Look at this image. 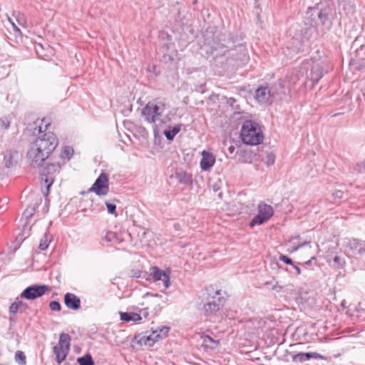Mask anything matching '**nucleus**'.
Returning a JSON list of instances; mask_svg holds the SVG:
<instances>
[{
  "label": "nucleus",
  "mask_w": 365,
  "mask_h": 365,
  "mask_svg": "<svg viewBox=\"0 0 365 365\" xmlns=\"http://www.w3.org/2000/svg\"><path fill=\"white\" fill-rule=\"evenodd\" d=\"M225 299L222 297H217L215 299L212 297V300L207 302L205 304L202 313L205 316H210L220 310V307L223 306Z\"/></svg>",
  "instance_id": "11"
},
{
  "label": "nucleus",
  "mask_w": 365,
  "mask_h": 365,
  "mask_svg": "<svg viewBox=\"0 0 365 365\" xmlns=\"http://www.w3.org/2000/svg\"><path fill=\"white\" fill-rule=\"evenodd\" d=\"M120 319L123 321H125V322H130V321L138 322L142 319L140 314H138V313H135V312H131V313L121 312L120 314Z\"/></svg>",
  "instance_id": "20"
},
{
  "label": "nucleus",
  "mask_w": 365,
  "mask_h": 365,
  "mask_svg": "<svg viewBox=\"0 0 365 365\" xmlns=\"http://www.w3.org/2000/svg\"><path fill=\"white\" fill-rule=\"evenodd\" d=\"M294 267L296 269L297 274H301V269L299 267L296 266V265H294Z\"/></svg>",
  "instance_id": "35"
},
{
  "label": "nucleus",
  "mask_w": 365,
  "mask_h": 365,
  "mask_svg": "<svg viewBox=\"0 0 365 365\" xmlns=\"http://www.w3.org/2000/svg\"><path fill=\"white\" fill-rule=\"evenodd\" d=\"M49 308L52 310V311H55V312H59L61 311V304H59L58 302H56V301H52L49 303Z\"/></svg>",
  "instance_id": "25"
},
{
  "label": "nucleus",
  "mask_w": 365,
  "mask_h": 365,
  "mask_svg": "<svg viewBox=\"0 0 365 365\" xmlns=\"http://www.w3.org/2000/svg\"><path fill=\"white\" fill-rule=\"evenodd\" d=\"M202 159L200 163V168L202 170H209L215 163V156L213 153L206 150L201 153Z\"/></svg>",
  "instance_id": "13"
},
{
  "label": "nucleus",
  "mask_w": 365,
  "mask_h": 365,
  "mask_svg": "<svg viewBox=\"0 0 365 365\" xmlns=\"http://www.w3.org/2000/svg\"><path fill=\"white\" fill-rule=\"evenodd\" d=\"M312 358L327 360V357H325L324 356L321 355L320 354H318L317 352L298 353L293 356L292 359L294 361L304 362V361L309 360Z\"/></svg>",
  "instance_id": "15"
},
{
  "label": "nucleus",
  "mask_w": 365,
  "mask_h": 365,
  "mask_svg": "<svg viewBox=\"0 0 365 365\" xmlns=\"http://www.w3.org/2000/svg\"><path fill=\"white\" fill-rule=\"evenodd\" d=\"M33 212H34V208H33V207H31V210H29V208H27V209L26 210V213H28V215H26V217H31V216H32V215H33Z\"/></svg>",
  "instance_id": "31"
},
{
  "label": "nucleus",
  "mask_w": 365,
  "mask_h": 365,
  "mask_svg": "<svg viewBox=\"0 0 365 365\" xmlns=\"http://www.w3.org/2000/svg\"><path fill=\"white\" fill-rule=\"evenodd\" d=\"M339 257H334V261H335V262H337L339 261Z\"/></svg>",
  "instance_id": "37"
},
{
  "label": "nucleus",
  "mask_w": 365,
  "mask_h": 365,
  "mask_svg": "<svg viewBox=\"0 0 365 365\" xmlns=\"http://www.w3.org/2000/svg\"><path fill=\"white\" fill-rule=\"evenodd\" d=\"M235 148L233 145H231L228 147V150L230 154H232L235 152Z\"/></svg>",
  "instance_id": "33"
},
{
  "label": "nucleus",
  "mask_w": 365,
  "mask_h": 365,
  "mask_svg": "<svg viewBox=\"0 0 365 365\" xmlns=\"http://www.w3.org/2000/svg\"><path fill=\"white\" fill-rule=\"evenodd\" d=\"M11 124V120L8 117H3L0 118V127L2 129H8Z\"/></svg>",
  "instance_id": "24"
},
{
  "label": "nucleus",
  "mask_w": 365,
  "mask_h": 365,
  "mask_svg": "<svg viewBox=\"0 0 365 365\" xmlns=\"http://www.w3.org/2000/svg\"><path fill=\"white\" fill-rule=\"evenodd\" d=\"M165 106V105L163 101L155 99L147 103L143 108L142 114L146 121L150 123H155L162 116Z\"/></svg>",
  "instance_id": "4"
},
{
  "label": "nucleus",
  "mask_w": 365,
  "mask_h": 365,
  "mask_svg": "<svg viewBox=\"0 0 365 365\" xmlns=\"http://www.w3.org/2000/svg\"><path fill=\"white\" fill-rule=\"evenodd\" d=\"M35 124L36 125V127L34 128V133H38V134H43L45 133H47L46 130L51 125V121L48 118H44L41 120H37L35 122Z\"/></svg>",
  "instance_id": "16"
},
{
  "label": "nucleus",
  "mask_w": 365,
  "mask_h": 365,
  "mask_svg": "<svg viewBox=\"0 0 365 365\" xmlns=\"http://www.w3.org/2000/svg\"><path fill=\"white\" fill-rule=\"evenodd\" d=\"M89 191L96 193L97 195H107L109 191L108 175L104 173H101L89 189Z\"/></svg>",
  "instance_id": "8"
},
{
  "label": "nucleus",
  "mask_w": 365,
  "mask_h": 365,
  "mask_svg": "<svg viewBox=\"0 0 365 365\" xmlns=\"http://www.w3.org/2000/svg\"><path fill=\"white\" fill-rule=\"evenodd\" d=\"M14 359L19 365H26V357L22 351H16L14 356Z\"/></svg>",
  "instance_id": "21"
},
{
  "label": "nucleus",
  "mask_w": 365,
  "mask_h": 365,
  "mask_svg": "<svg viewBox=\"0 0 365 365\" xmlns=\"http://www.w3.org/2000/svg\"><path fill=\"white\" fill-rule=\"evenodd\" d=\"M215 294H216V295H220V290H217V291L215 292Z\"/></svg>",
  "instance_id": "36"
},
{
  "label": "nucleus",
  "mask_w": 365,
  "mask_h": 365,
  "mask_svg": "<svg viewBox=\"0 0 365 365\" xmlns=\"http://www.w3.org/2000/svg\"><path fill=\"white\" fill-rule=\"evenodd\" d=\"M150 275L155 282L162 280L165 289L168 288L170 286V270L169 269L163 271L157 267H152L150 268Z\"/></svg>",
  "instance_id": "10"
},
{
  "label": "nucleus",
  "mask_w": 365,
  "mask_h": 365,
  "mask_svg": "<svg viewBox=\"0 0 365 365\" xmlns=\"http://www.w3.org/2000/svg\"><path fill=\"white\" fill-rule=\"evenodd\" d=\"M71 338L68 334L61 333L59 335L58 342L53 348L55 359L58 364H61L68 355L71 349Z\"/></svg>",
  "instance_id": "5"
},
{
  "label": "nucleus",
  "mask_w": 365,
  "mask_h": 365,
  "mask_svg": "<svg viewBox=\"0 0 365 365\" xmlns=\"http://www.w3.org/2000/svg\"><path fill=\"white\" fill-rule=\"evenodd\" d=\"M115 236V234L113 232H108L106 236L103 237V240L107 241V242H110L113 239V237H114Z\"/></svg>",
  "instance_id": "29"
},
{
  "label": "nucleus",
  "mask_w": 365,
  "mask_h": 365,
  "mask_svg": "<svg viewBox=\"0 0 365 365\" xmlns=\"http://www.w3.org/2000/svg\"><path fill=\"white\" fill-rule=\"evenodd\" d=\"M179 128H173L172 132L165 133V135L168 139H173V137L179 132Z\"/></svg>",
  "instance_id": "27"
},
{
  "label": "nucleus",
  "mask_w": 365,
  "mask_h": 365,
  "mask_svg": "<svg viewBox=\"0 0 365 365\" xmlns=\"http://www.w3.org/2000/svg\"><path fill=\"white\" fill-rule=\"evenodd\" d=\"M50 240L46 235H44L40 240L39 248L41 250H45L49 245Z\"/></svg>",
  "instance_id": "23"
},
{
  "label": "nucleus",
  "mask_w": 365,
  "mask_h": 365,
  "mask_svg": "<svg viewBox=\"0 0 365 365\" xmlns=\"http://www.w3.org/2000/svg\"><path fill=\"white\" fill-rule=\"evenodd\" d=\"M170 331V327L161 326L153 330L136 334L133 340L136 349H145L153 346L158 341L165 338Z\"/></svg>",
  "instance_id": "2"
},
{
  "label": "nucleus",
  "mask_w": 365,
  "mask_h": 365,
  "mask_svg": "<svg viewBox=\"0 0 365 365\" xmlns=\"http://www.w3.org/2000/svg\"><path fill=\"white\" fill-rule=\"evenodd\" d=\"M49 291L50 288L47 285H33L26 288L21 292L20 297L29 300H33L42 297Z\"/></svg>",
  "instance_id": "9"
},
{
  "label": "nucleus",
  "mask_w": 365,
  "mask_h": 365,
  "mask_svg": "<svg viewBox=\"0 0 365 365\" xmlns=\"http://www.w3.org/2000/svg\"><path fill=\"white\" fill-rule=\"evenodd\" d=\"M28 309V306L26 303L20 300L19 298L16 299V301L13 302L9 307V312L12 314H16L19 311L24 312Z\"/></svg>",
  "instance_id": "19"
},
{
  "label": "nucleus",
  "mask_w": 365,
  "mask_h": 365,
  "mask_svg": "<svg viewBox=\"0 0 365 365\" xmlns=\"http://www.w3.org/2000/svg\"><path fill=\"white\" fill-rule=\"evenodd\" d=\"M240 138L245 144L257 145L264 140L262 127L255 121L247 120L242 125Z\"/></svg>",
  "instance_id": "3"
},
{
  "label": "nucleus",
  "mask_w": 365,
  "mask_h": 365,
  "mask_svg": "<svg viewBox=\"0 0 365 365\" xmlns=\"http://www.w3.org/2000/svg\"><path fill=\"white\" fill-rule=\"evenodd\" d=\"M270 91L267 87H260L255 91V99L260 103L268 101Z\"/></svg>",
  "instance_id": "18"
},
{
  "label": "nucleus",
  "mask_w": 365,
  "mask_h": 365,
  "mask_svg": "<svg viewBox=\"0 0 365 365\" xmlns=\"http://www.w3.org/2000/svg\"><path fill=\"white\" fill-rule=\"evenodd\" d=\"M202 346L205 349H215L220 345V341L219 339L215 340L208 335H204L202 336Z\"/></svg>",
  "instance_id": "17"
},
{
  "label": "nucleus",
  "mask_w": 365,
  "mask_h": 365,
  "mask_svg": "<svg viewBox=\"0 0 365 365\" xmlns=\"http://www.w3.org/2000/svg\"><path fill=\"white\" fill-rule=\"evenodd\" d=\"M74 154L73 147L70 145H63L60 148V153L56 160L60 165H63L69 161Z\"/></svg>",
  "instance_id": "12"
},
{
  "label": "nucleus",
  "mask_w": 365,
  "mask_h": 365,
  "mask_svg": "<svg viewBox=\"0 0 365 365\" xmlns=\"http://www.w3.org/2000/svg\"><path fill=\"white\" fill-rule=\"evenodd\" d=\"M8 21L11 24V26L13 27L14 31L21 34V30L18 28V26L14 24V22L11 19L10 17H8Z\"/></svg>",
  "instance_id": "30"
},
{
  "label": "nucleus",
  "mask_w": 365,
  "mask_h": 365,
  "mask_svg": "<svg viewBox=\"0 0 365 365\" xmlns=\"http://www.w3.org/2000/svg\"><path fill=\"white\" fill-rule=\"evenodd\" d=\"M64 304L71 310H78L81 307V299L75 294L68 292L64 295Z\"/></svg>",
  "instance_id": "14"
},
{
  "label": "nucleus",
  "mask_w": 365,
  "mask_h": 365,
  "mask_svg": "<svg viewBox=\"0 0 365 365\" xmlns=\"http://www.w3.org/2000/svg\"><path fill=\"white\" fill-rule=\"evenodd\" d=\"M61 166L62 165L56 161L54 163H50L44 168L43 173L41 174V180L44 182L46 187V195H48L49 188L53 183L55 177L59 173Z\"/></svg>",
  "instance_id": "6"
},
{
  "label": "nucleus",
  "mask_w": 365,
  "mask_h": 365,
  "mask_svg": "<svg viewBox=\"0 0 365 365\" xmlns=\"http://www.w3.org/2000/svg\"><path fill=\"white\" fill-rule=\"evenodd\" d=\"M274 214L273 208L271 205L265 203H260L258 205V214L252 219L250 222V227L260 225L267 222Z\"/></svg>",
  "instance_id": "7"
},
{
  "label": "nucleus",
  "mask_w": 365,
  "mask_h": 365,
  "mask_svg": "<svg viewBox=\"0 0 365 365\" xmlns=\"http://www.w3.org/2000/svg\"><path fill=\"white\" fill-rule=\"evenodd\" d=\"M58 145V138L53 132L45 133L29 145L26 159L31 166L38 168L51 155Z\"/></svg>",
  "instance_id": "1"
},
{
  "label": "nucleus",
  "mask_w": 365,
  "mask_h": 365,
  "mask_svg": "<svg viewBox=\"0 0 365 365\" xmlns=\"http://www.w3.org/2000/svg\"><path fill=\"white\" fill-rule=\"evenodd\" d=\"M279 260L284 262V263H286L287 264H293L292 259L289 258L286 255H280Z\"/></svg>",
  "instance_id": "28"
},
{
  "label": "nucleus",
  "mask_w": 365,
  "mask_h": 365,
  "mask_svg": "<svg viewBox=\"0 0 365 365\" xmlns=\"http://www.w3.org/2000/svg\"><path fill=\"white\" fill-rule=\"evenodd\" d=\"M140 312L142 313L143 314L144 317H145V318L148 316V308L141 309L140 311Z\"/></svg>",
  "instance_id": "32"
},
{
  "label": "nucleus",
  "mask_w": 365,
  "mask_h": 365,
  "mask_svg": "<svg viewBox=\"0 0 365 365\" xmlns=\"http://www.w3.org/2000/svg\"><path fill=\"white\" fill-rule=\"evenodd\" d=\"M106 205L108 213H110L113 215H116L115 214V210H116L115 205L109 203V202H106Z\"/></svg>",
  "instance_id": "26"
},
{
  "label": "nucleus",
  "mask_w": 365,
  "mask_h": 365,
  "mask_svg": "<svg viewBox=\"0 0 365 365\" xmlns=\"http://www.w3.org/2000/svg\"><path fill=\"white\" fill-rule=\"evenodd\" d=\"M155 297H156V298L158 299V304H157V306H158V307H160V302L162 301V300H161V296L156 295V296H155ZM160 309V308H159L158 309Z\"/></svg>",
  "instance_id": "34"
},
{
  "label": "nucleus",
  "mask_w": 365,
  "mask_h": 365,
  "mask_svg": "<svg viewBox=\"0 0 365 365\" xmlns=\"http://www.w3.org/2000/svg\"><path fill=\"white\" fill-rule=\"evenodd\" d=\"M80 365H94V361L90 354L78 359Z\"/></svg>",
  "instance_id": "22"
}]
</instances>
